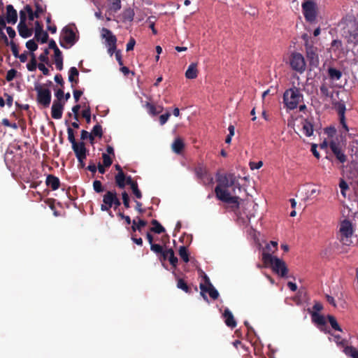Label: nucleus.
<instances>
[{
  "label": "nucleus",
  "instance_id": "obj_29",
  "mask_svg": "<svg viewBox=\"0 0 358 358\" xmlns=\"http://www.w3.org/2000/svg\"><path fill=\"white\" fill-rule=\"evenodd\" d=\"M185 76L188 79H194L197 77V69L195 64H191L185 72Z\"/></svg>",
  "mask_w": 358,
  "mask_h": 358
},
{
  "label": "nucleus",
  "instance_id": "obj_43",
  "mask_svg": "<svg viewBox=\"0 0 358 358\" xmlns=\"http://www.w3.org/2000/svg\"><path fill=\"white\" fill-rule=\"evenodd\" d=\"M34 24V38H37L38 35H41V34H43L45 31L43 30V25L41 22L36 20Z\"/></svg>",
  "mask_w": 358,
  "mask_h": 358
},
{
  "label": "nucleus",
  "instance_id": "obj_51",
  "mask_svg": "<svg viewBox=\"0 0 358 358\" xmlns=\"http://www.w3.org/2000/svg\"><path fill=\"white\" fill-rule=\"evenodd\" d=\"M93 188L96 193H101L104 191V187L99 180H96L93 182Z\"/></svg>",
  "mask_w": 358,
  "mask_h": 358
},
{
  "label": "nucleus",
  "instance_id": "obj_10",
  "mask_svg": "<svg viewBox=\"0 0 358 358\" xmlns=\"http://www.w3.org/2000/svg\"><path fill=\"white\" fill-rule=\"evenodd\" d=\"M290 66L297 72L303 73L306 70V62L303 56L299 52H293L290 57Z\"/></svg>",
  "mask_w": 358,
  "mask_h": 358
},
{
  "label": "nucleus",
  "instance_id": "obj_17",
  "mask_svg": "<svg viewBox=\"0 0 358 358\" xmlns=\"http://www.w3.org/2000/svg\"><path fill=\"white\" fill-rule=\"evenodd\" d=\"M217 185L215 187V192L217 199L222 201H224V176L220 171L217 173Z\"/></svg>",
  "mask_w": 358,
  "mask_h": 358
},
{
  "label": "nucleus",
  "instance_id": "obj_14",
  "mask_svg": "<svg viewBox=\"0 0 358 358\" xmlns=\"http://www.w3.org/2000/svg\"><path fill=\"white\" fill-rule=\"evenodd\" d=\"M36 10L33 11L32 8L30 5H25V10L27 12L28 19L30 21H33L35 18H38L40 15L45 11V8H43L39 3L36 2L35 4Z\"/></svg>",
  "mask_w": 358,
  "mask_h": 358
},
{
  "label": "nucleus",
  "instance_id": "obj_1",
  "mask_svg": "<svg viewBox=\"0 0 358 358\" xmlns=\"http://www.w3.org/2000/svg\"><path fill=\"white\" fill-rule=\"evenodd\" d=\"M240 176L229 173L225 174V210L234 212L236 215L240 213V198L243 188L238 180Z\"/></svg>",
  "mask_w": 358,
  "mask_h": 358
},
{
  "label": "nucleus",
  "instance_id": "obj_62",
  "mask_svg": "<svg viewBox=\"0 0 358 358\" xmlns=\"http://www.w3.org/2000/svg\"><path fill=\"white\" fill-rule=\"evenodd\" d=\"M9 45L10 46V48H11V50H12V52H13V55H14V57H17V56H19V50H18L17 45L15 44V42L11 41L10 42Z\"/></svg>",
  "mask_w": 358,
  "mask_h": 358
},
{
  "label": "nucleus",
  "instance_id": "obj_12",
  "mask_svg": "<svg viewBox=\"0 0 358 358\" xmlns=\"http://www.w3.org/2000/svg\"><path fill=\"white\" fill-rule=\"evenodd\" d=\"M334 108L339 116L340 124L342 125L343 129L345 132L349 131L348 127L345 122V113L346 110L345 104L343 101H336L334 103Z\"/></svg>",
  "mask_w": 358,
  "mask_h": 358
},
{
  "label": "nucleus",
  "instance_id": "obj_24",
  "mask_svg": "<svg viewBox=\"0 0 358 358\" xmlns=\"http://www.w3.org/2000/svg\"><path fill=\"white\" fill-rule=\"evenodd\" d=\"M342 72L336 68L334 67H329L328 69V76L331 80L336 81L338 80L342 77Z\"/></svg>",
  "mask_w": 358,
  "mask_h": 358
},
{
  "label": "nucleus",
  "instance_id": "obj_52",
  "mask_svg": "<svg viewBox=\"0 0 358 358\" xmlns=\"http://www.w3.org/2000/svg\"><path fill=\"white\" fill-rule=\"evenodd\" d=\"M131 189L136 199H141L142 198V193L141 190L138 189L137 182L136 184H132V187H131Z\"/></svg>",
  "mask_w": 358,
  "mask_h": 358
},
{
  "label": "nucleus",
  "instance_id": "obj_39",
  "mask_svg": "<svg viewBox=\"0 0 358 358\" xmlns=\"http://www.w3.org/2000/svg\"><path fill=\"white\" fill-rule=\"evenodd\" d=\"M179 255L181 257V259L186 263H187L189 261V253L187 251V249L185 246L182 245L179 248Z\"/></svg>",
  "mask_w": 358,
  "mask_h": 358
},
{
  "label": "nucleus",
  "instance_id": "obj_2",
  "mask_svg": "<svg viewBox=\"0 0 358 358\" xmlns=\"http://www.w3.org/2000/svg\"><path fill=\"white\" fill-rule=\"evenodd\" d=\"M262 260L266 266H271L273 271L280 277L287 276L288 268L283 260L272 256L271 254L266 253V252L262 253Z\"/></svg>",
  "mask_w": 358,
  "mask_h": 358
},
{
  "label": "nucleus",
  "instance_id": "obj_18",
  "mask_svg": "<svg viewBox=\"0 0 358 358\" xmlns=\"http://www.w3.org/2000/svg\"><path fill=\"white\" fill-rule=\"evenodd\" d=\"M64 101H53L51 108V115L53 119H60L62 117Z\"/></svg>",
  "mask_w": 358,
  "mask_h": 358
},
{
  "label": "nucleus",
  "instance_id": "obj_35",
  "mask_svg": "<svg viewBox=\"0 0 358 358\" xmlns=\"http://www.w3.org/2000/svg\"><path fill=\"white\" fill-rule=\"evenodd\" d=\"M143 107L146 109L148 114L152 116H156L157 114V106L150 102H145Z\"/></svg>",
  "mask_w": 358,
  "mask_h": 358
},
{
  "label": "nucleus",
  "instance_id": "obj_16",
  "mask_svg": "<svg viewBox=\"0 0 358 358\" xmlns=\"http://www.w3.org/2000/svg\"><path fill=\"white\" fill-rule=\"evenodd\" d=\"M5 20L8 24H15L17 21V13L13 6L8 4L6 6Z\"/></svg>",
  "mask_w": 358,
  "mask_h": 358
},
{
  "label": "nucleus",
  "instance_id": "obj_20",
  "mask_svg": "<svg viewBox=\"0 0 358 358\" xmlns=\"http://www.w3.org/2000/svg\"><path fill=\"white\" fill-rule=\"evenodd\" d=\"M20 36L23 38H27L32 36L34 30L28 27L27 24H18L17 27Z\"/></svg>",
  "mask_w": 358,
  "mask_h": 358
},
{
  "label": "nucleus",
  "instance_id": "obj_50",
  "mask_svg": "<svg viewBox=\"0 0 358 358\" xmlns=\"http://www.w3.org/2000/svg\"><path fill=\"white\" fill-rule=\"evenodd\" d=\"M17 71L15 69L8 70L6 73V79L8 82L12 81L16 76Z\"/></svg>",
  "mask_w": 358,
  "mask_h": 358
},
{
  "label": "nucleus",
  "instance_id": "obj_23",
  "mask_svg": "<svg viewBox=\"0 0 358 358\" xmlns=\"http://www.w3.org/2000/svg\"><path fill=\"white\" fill-rule=\"evenodd\" d=\"M225 324L231 329L236 327V321L231 312L227 308H225Z\"/></svg>",
  "mask_w": 358,
  "mask_h": 358
},
{
  "label": "nucleus",
  "instance_id": "obj_7",
  "mask_svg": "<svg viewBox=\"0 0 358 358\" xmlns=\"http://www.w3.org/2000/svg\"><path fill=\"white\" fill-rule=\"evenodd\" d=\"M353 234V228L352 223L348 220H343L340 224L338 238L340 241L346 245L351 243L350 238Z\"/></svg>",
  "mask_w": 358,
  "mask_h": 358
},
{
  "label": "nucleus",
  "instance_id": "obj_26",
  "mask_svg": "<svg viewBox=\"0 0 358 358\" xmlns=\"http://www.w3.org/2000/svg\"><path fill=\"white\" fill-rule=\"evenodd\" d=\"M138 222L136 220H132L131 230L133 232L141 231V229L147 225V222L137 217Z\"/></svg>",
  "mask_w": 358,
  "mask_h": 358
},
{
  "label": "nucleus",
  "instance_id": "obj_61",
  "mask_svg": "<svg viewBox=\"0 0 358 358\" xmlns=\"http://www.w3.org/2000/svg\"><path fill=\"white\" fill-rule=\"evenodd\" d=\"M209 296L213 299H217L219 296L218 292L215 289L213 285H210Z\"/></svg>",
  "mask_w": 358,
  "mask_h": 358
},
{
  "label": "nucleus",
  "instance_id": "obj_31",
  "mask_svg": "<svg viewBox=\"0 0 358 358\" xmlns=\"http://www.w3.org/2000/svg\"><path fill=\"white\" fill-rule=\"evenodd\" d=\"M177 287L182 289L185 293L190 294L192 292L191 287L182 278H177Z\"/></svg>",
  "mask_w": 358,
  "mask_h": 358
},
{
  "label": "nucleus",
  "instance_id": "obj_56",
  "mask_svg": "<svg viewBox=\"0 0 358 358\" xmlns=\"http://www.w3.org/2000/svg\"><path fill=\"white\" fill-rule=\"evenodd\" d=\"M201 180L205 185H210L213 183V178L208 172L206 173V176H204L203 178H202Z\"/></svg>",
  "mask_w": 358,
  "mask_h": 358
},
{
  "label": "nucleus",
  "instance_id": "obj_41",
  "mask_svg": "<svg viewBox=\"0 0 358 358\" xmlns=\"http://www.w3.org/2000/svg\"><path fill=\"white\" fill-rule=\"evenodd\" d=\"M328 321L329 324H331V327L338 331H342V329L339 326L338 323L337 322L335 317L333 315H329L327 316Z\"/></svg>",
  "mask_w": 358,
  "mask_h": 358
},
{
  "label": "nucleus",
  "instance_id": "obj_48",
  "mask_svg": "<svg viewBox=\"0 0 358 358\" xmlns=\"http://www.w3.org/2000/svg\"><path fill=\"white\" fill-rule=\"evenodd\" d=\"M102 159H103V164L106 168L110 166L111 164H113V159H111L110 155H108L106 153L102 154Z\"/></svg>",
  "mask_w": 358,
  "mask_h": 358
},
{
  "label": "nucleus",
  "instance_id": "obj_53",
  "mask_svg": "<svg viewBox=\"0 0 358 358\" xmlns=\"http://www.w3.org/2000/svg\"><path fill=\"white\" fill-rule=\"evenodd\" d=\"M48 38L49 36L47 31H43V34H41V35H38V36L37 38H34V39L41 43H47Z\"/></svg>",
  "mask_w": 358,
  "mask_h": 358
},
{
  "label": "nucleus",
  "instance_id": "obj_32",
  "mask_svg": "<svg viewBox=\"0 0 358 358\" xmlns=\"http://www.w3.org/2000/svg\"><path fill=\"white\" fill-rule=\"evenodd\" d=\"M194 171L197 178L200 180L203 178L204 176H206V173H208L206 167L201 164H199L195 167Z\"/></svg>",
  "mask_w": 358,
  "mask_h": 358
},
{
  "label": "nucleus",
  "instance_id": "obj_33",
  "mask_svg": "<svg viewBox=\"0 0 358 358\" xmlns=\"http://www.w3.org/2000/svg\"><path fill=\"white\" fill-rule=\"evenodd\" d=\"M151 224L153 225V227L150 229L151 231L158 234L165 231L164 227H162L157 220H152Z\"/></svg>",
  "mask_w": 358,
  "mask_h": 358
},
{
  "label": "nucleus",
  "instance_id": "obj_30",
  "mask_svg": "<svg viewBox=\"0 0 358 358\" xmlns=\"http://www.w3.org/2000/svg\"><path fill=\"white\" fill-rule=\"evenodd\" d=\"M55 54V64L56 68L59 71H62L63 69V57L62 53L60 50L56 51Z\"/></svg>",
  "mask_w": 358,
  "mask_h": 358
},
{
  "label": "nucleus",
  "instance_id": "obj_45",
  "mask_svg": "<svg viewBox=\"0 0 358 358\" xmlns=\"http://www.w3.org/2000/svg\"><path fill=\"white\" fill-rule=\"evenodd\" d=\"M92 133L94 134V136L99 137L101 138L103 136V130L102 127L98 123L95 126H94Z\"/></svg>",
  "mask_w": 358,
  "mask_h": 358
},
{
  "label": "nucleus",
  "instance_id": "obj_37",
  "mask_svg": "<svg viewBox=\"0 0 358 358\" xmlns=\"http://www.w3.org/2000/svg\"><path fill=\"white\" fill-rule=\"evenodd\" d=\"M110 3V10L117 13L122 8L121 0H108Z\"/></svg>",
  "mask_w": 358,
  "mask_h": 358
},
{
  "label": "nucleus",
  "instance_id": "obj_57",
  "mask_svg": "<svg viewBox=\"0 0 358 358\" xmlns=\"http://www.w3.org/2000/svg\"><path fill=\"white\" fill-rule=\"evenodd\" d=\"M48 55H49V50H48V49L46 48L44 50V52L40 55V56L38 57V59L41 62L48 64L49 62V59L48 57Z\"/></svg>",
  "mask_w": 358,
  "mask_h": 358
},
{
  "label": "nucleus",
  "instance_id": "obj_21",
  "mask_svg": "<svg viewBox=\"0 0 358 358\" xmlns=\"http://www.w3.org/2000/svg\"><path fill=\"white\" fill-rule=\"evenodd\" d=\"M45 184L50 187L52 190H56L59 187V179L54 175H48L46 178Z\"/></svg>",
  "mask_w": 358,
  "mask_h": 358
},
{
  "label": "nucleus",
  "instance_id": "obj_25",
  "mask_svg": "<svg viewBox=\"0 0 358 358\" xmlns=\"http://www.w3.org/2000/svg\"><path fill=\"white\" fill-rule=\"evenodd\" d=\"M303 131L306 136H312L313 133V124L310 120L306 119L302 122Z\"/></svg>",
  "mask_w": 358,
  "mask_h": 358
},
{
  "label": "nucleus",
  "instance_id": "obj_54",
  "mask_svg": "<svg viewBox=\"0 0 358 358\" xmlns=\"http://www.w3.org/2000/svg\"><path fill=\"white\" fill-rule=\"evenodd\" d=\"M228 130H229V134L225 138V143H230L231 141V138L234 135V131H235L234 126L230 124L229 126V127H228Z\"/></svg>",
  "mask_w": 358,
  "mask_h": 358
},
{
  "label": "nucleus",
  "instance_id": "obj_5",
  "mask_svg": "<svg viewBox=\"0 0 358 358\" xmlns=\"http://www.w3.org/2000/svg\"><path fill=\"white\" fill-rule=\"evenodd\" d=\"M65 124L66 125H69V121L66 120ZM67 133L68 140L72 145V149L75 153L76 157H80V158L82 157H87V153L88 152V150L85 147V143L83 141L77 142L76 141L74 131L69 126H68L67 128Z\"/></svg>",
  "mask_w": 358,
  "mask_h": 358
},
{
  "label": "nucleus",
  "instance_id": "obj_63",
  "mask_svg": "<svg viewBox=\"0 0 358 358\" xmlns=\"http://www.w3.org/2000/svg\"><path fill=\"white\" fill-rule=\"evenodd\" d=\"M150 250L157 254L162 252L163 248L159 244L152 243L150 245Z\"/></svg>",
  "mask_w": 358,
  "mask_h": 358
},
{
  "label": "nucleus",
  "instance_id": "obj_19",
  "mask_svg": "<svg viewBox=\"0 0 358 358\" xmlns=\"http://www.w3.org/2000/svg\"><path fill=\"white\" fill-rule=\"evenodd\" d=\"M101 37L105 38L106 46L116 44L117 38L113 34L112 31L107 28H102L101 29Z\"/></svg>",
  "mask_w": 358,
  "mask_h": 358
},
{
  "label": "nucleus",
  "instance_id": "obj_9",
  "mask_svg": "<svg viewBox=\"0 0 358 358\" xmlns=\"http://www.w3.org/2000/svg\"><path fill=\"white\" fill-rule=\"evenodd\" d=\"M306 56L312 67H317L320 64L317 48L310 44L308 41L305 43Z\"/></svg>",
  "mask_w": 358,
  "mask_h": 358
},
{
  "label": "nucleus",
  "instance_id": "obj_3",
  "mask_svg": "<svg viewBox=\"0 0 358 358\" xmlns=\"http://www.w3.org/2000/svg\"><path fill=\"white\" fill-rule=\"evenodd\" d=\"M340 25L341 26L342 34L348 42L358 43V22L352 17L343 19Z\"/></svg>",
  "mask_w": 358,
  "mask_h": 358
},
{
  "label": "nucleus",
  "instance_id": "obj_28",
  "mask_svg": "<svg viewBox=\"0 0 358 358\" xmlns=\"http://www.w3.org/2000/svg\"><path fill=\"white\" fill-rule=\"evenodd\" d=\"M184 148H185L184 142L180 138H176L172 144V149L177 154L181 153V152L182 151Z\"/></svg>",
  "mask_w": 358,
  "mask_h": 358
},
{
  "label": "nucleus",
  "instance_id": "obj_27",
  "mask_svg": "<svg viewBox=\"0 0 358 358\" xmlns=\"http://www.w3.org/2000/svg\"><path fill=\"white\" fill-rule=\"evenodd\" d=\"M126 176L124 172H118L117 174L115 176V180L116 185L120 188L124 189L125 187Z\"/></svg>",
  "mask_w": 358,
  "mask_h": 358
},
{
  "label": "nucleus",
  "instance_id": "obj_46",
  "mask_svg": "<svg viewBox=\"0 0 358 358\" xmlns=\"http://www.w3.org/2000/svg\"><path fill=\"white\" fill-rule=\"evenodd\" d=\"M278 248V243L276 241H270L266 246V250L268 251L266 253H274Z\"/></svg>",
  "mask_w": 358,
  "mask_h": 358
},
{
  "label": "nucleus",
  "instance_id": "obj_55",
  "mask_svg": "<svg viewBox=\"0 0 358 358\" xmlns=\"http://www.w3.org/2000/svg\"><path fill=\"white\" fill-rule=\"evenodd\" d=\"M122 202H123V204L124 206V207L126 208H130V199H129V196L128 195V194L127 193V192H123L122 193Z\"/></svg>",
  "mask_w": 358,
  "mask_h": 358
},
{
  "label": "nucleus",
  "instance_id": "obj_64",
  "mask_svg": "<svg viewBox=\"0 0 358 358\" xmlns=\"http://www.w3.org/2000/svg\"><path fill=\"white\" fill-rule=\"evenodd\" d=\"M171 116V113L169 112L166 113L165 114H162L159 116V123L161 125H164L169 120Z\"/></svg>",
  "mask_w": 358,
  "mask_h": 358
},
{
  "label": "nucleus",
  "instance_id": "obj_13",
  "mask_svg": "<svg viewBox=\"0 0 358 358\" xmlns=\"http://www.w3.org/2000/svg\"><path fill=\"white\" fill-rule=\"evenodd\" d=\"M116 191H106L103 196V203L101 205V210L102 211H109L113 206L114 199L116 196Z\"/></svg>",
  "mask_w": 358,
  "mask_h": 358
},
{
  "label": "nucleus",
  "instance_id": "obj_59",
  "mask_svg": "<svg viewBox=\"0 0 358 358\" xmlns=\"http://www.w3.org/2000/svg\"><path fill=\"white\" fill-rule=\"evenodd\" d=\"M55 95L57 98V100H55L54 101L63 102L62 99H64V92L63 88L58 89L55 92Z\"/></svg>",
  "mask_w": 358,
  "mask_h": 358
},
{
  "label": "nucleus",
  "instance_id": "obj_40",
  "mask_svg": "<svg viewBox=\"0 0 358 358\" xmlns=\"http://www.w3.org/2000/svg\"><path fill=\"white\" fill-rule=\"evenodd\" d=\"M166 253H169V261L170 264L173 266V267L176 268L178 264V258L174 255V251L173 249L170 248L166 250Z\"/></svg>",
  "mask_w": 358,
  "mask_h": 358
},
{
  "label": "nucleus",
  "instance_id": "obj_44",
  "mask_svg": "<svg viewBox=\"0 0 358 358\" xmlns=\"http://www.w3.org/2000/svg\"><path fill=\"white\" fill-rule=\"evenodd\" d=\"M200 289H201V295L203 298L204 300L208 301V297L206 294L208 293L209 294V290H210V286L206 285L203 283H200Z\"/></svg>",
  "mask_w": 358,
  "mask_h": 358
},
{
  "label": "nucleus",
  "instance_id": "obj_36",
  "mask_svg": "<svg viewBox=\"0 0 358 358\" xmlns=\"http://www.w3.org/2000/svg\"><path fill=\"white\" fill-rule=\"evenodd\" d=\"M134 11L131 8L125 9L122 13V18L124 21L131 22L134 20Z\"/></svg>",
  "mask_w": 358,
  "mask_h": 358
},
{
  "label": "nucleus",
  "instance_id": "obj_15",
  "mask_svg": "<svg viewBox=\"0 0 358 358\" xmlns=\"http://www.w3.org/2000/svg\"><path fill=\"white\" fill-rule=\"evenodd\" d=\"M329 147L336 159L341 162L344 163L347 160V157L342 151L339 143L334 141H331L329 144Z\"/></svg>",
  "mask_w": 358,
  "mask_h": 358
},
{
  "label": "nucleus",
  "instance_id": "obj_8",
  "mask_svg": "<svg viewBox=\"0 0 358 358\" xmlns=\"http://www.w3.org/2000/svg\"><path fill=\"white\" fill-rule=\"evenodd\" d=\"M37 92V102L43 107L47 108L51 102V92L49 89L43 88V87L37 84L34 87Z\"/></svg>",
  "mask_w": 358,
  "mask_h": 358
},
{
  "label": "nucleus",
  "instance_id": "obj_49",
  "mask_svg": "<svg viewBox=\"0 0 358 358\" xmlns=\"http://www.w3.org/2000/svg\"><path fill=\"white\" fill-rule=\"evenodd\" d=\"M26 47L29 50H30V52H34L38 49V45L34 39L27 41Z\"/></svg>",
  "mask_w": 358,
  "mask_h": 358
},
{
  "label": "nucleus",
  "instance_id": "obj_4",
  "mask_svg": "<svg viewBox=\"0 0 358 358\" xmlns=\"http://www.w3.org/2000/svg\"><path fill=\"white\" fill-rule=\"evenodd\" d=\"M303 99V96L301 93L300 89L296 87L286 90L283 94V103L289 110L296 109Z\"/></svg>",
  "mask_w": 358,
  "mask_h": 358
},
{
  "label": "nucleus",
  "instance_id": "obj_58",
  "mask_svg": "<svg viewBox=\"0 0 358 358\" xmlns=\"http://www.w3.org/2000/svg\"><path fill=\"white\" fill-rule=\"evenodd\" d=\"M82 116L85 119L86 122L90 124L91 122V109L83 110Z\"/></svg>",
  "mask_w": 358,
  "mask_h": 358
},
{
  "label": "nucleus",
  "instance_id": "obj_60",
  "mask_svg": "<svg viewBox=\"0 0 358 358\" xmlns=\"http://www.w3.org/2000/svg\"><path fill=\"white\" fill-rule=\"evenodd\" d=\"M38 67L36 60L30 59L29 62L27 64V68L29 71H34Z\"/></svg>",
  "mask_w": 358,
  "mask_h": 358
},
{
  "label": "nucleus",
  "instance_id": "obj_42",
  "mask_svg": "<svg viewBox=\"0 0 358 358\" xmlns=\"http://www.w3.org/2000/svg\"><path fill=\"white\" fill-rule=\"evenodd\" d=\"M321 94L327 97V98H332L333 97V92L330 91L329 87L326 84H322L320 87Z\"/></svg>",
  "mask_w": 358,
  "mask_h": 358
},
{
  "label": "nucleus",
  "instance_id": "obj_47",
  "mask_svg": "<svg viewBox=\"0 0 358 358\" xmlns=\"http://www.w3.org/2000/svg\"><path fill=\"white\" fill-rule=\"evenodd\" d=\"M20 22L19 24H27V20L28 18L27 12L25 10V6H24L23 9L20 10Z\"/></svg>",
  "mask_w": 358,
  "mask_h": 358
},
{
  "label": "nucleus",
  "instance_id": "obj_22",
  "mask_svg": "<svg viewBox=\"0 0 358 358\" xmlns=\"http://www.w3.org/2000/svg\"><path fill=\"white\" fill-rule=\"evenodd\" d=\"M79 72L78 69L73 66L71 67L69 71V81L71 83V87H74V84L78 83Z\"/></svg>",
  "mask_w": 358,
  "mask_h": 358
},
{
  "label": "nucleus",
  "instance_id": "obj_6",
  "mask_svg": "<svg viewBox=\"0 0 358 358\" xmlns=\"http://www.w3.org/2000/svg\"><path fill=\"white\" fill-rule=\"evenodd\" d=\"M302 12L305 20L310 22H315L318 15V6L315 0H303L302 4Z\"/></svg>",
  "mask_w": 358,
  "mask_h": 358
},
{
  "label": "nucleus",
  "instance_id": "obj_34",
  "mask_svg": "<svg viewBox=\"0 0 358 358\" xmlns=\"http://www.w3.org/2000/svg\"><path fill=\"white\" fill-rule=\"evenodd\" d=\"M343 352L346 355L352 358H358V350L353 346H345Z\"/></svg>",
  "mask_w": 358,
  "mask_h": 358
},
{
  "label": "nucleus",
  "instance_id": "obj_38",
  "mask_svg": "<svg viewBox=\"0 0 358 358\" xmlns=\"http://www.w3.org/2000/svg\"><path fill=\"white\" fill-rule=\"evenodd\" d=\"M311 315H312V320L315 323L320 324V325L325 324V323H326L325 319L322 315L318 314L316 312H313Z\"/></svg>",
  "mask_w": 358,
  "mask_h": 358
},
{
  "label": "nucleus",
  "instance_id": "obj_11",
  "mask_svg": "<svg viewBox=\"0 0 358 358\" xmlns=\"http://www.w3.org/2000/svg\"><path fill=\"white\" fill-rule=\"evenodd\" d=\"M62 32L63 33L61 36V38L62 41H64L69 45L66 46L62 42H60V45L64 48H68L73 45L78 40V37L76 36V33L70 27H65L63 29Z\"/></svg>",
  "mask_w": 358,
  "mask_h": 358
}]
</instances>
